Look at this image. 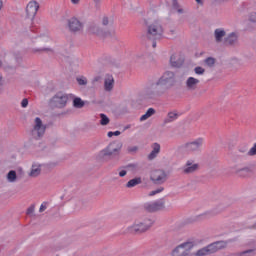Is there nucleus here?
<instances>
[{
  "mask_svg": "<svg viewBox=\"0 0 256 256\" xmlns=\"http://www.w3.org/2000/svg\"><path fill=\"white\" fill-rule=\"evenodd\" d=\"M45 131H47V125L41 118L36 117L32 125L31 136L33 139H41L45 135Z\"/></svg>",
  "mask_w": 256,
  "mask_h": 256,
  "instance_id": "5",
  "label": "nucleus"
},
{
  "mask_svg": "<svg viewBox=\"0 0 256 256\" xmlns=\"http://www.w3.org/2000/svg\"><path fill=\"white\" fill-rule=\"evenodd\" d=\"M152 47L155 49L157 47V42L153 41L152 42Z\"/></svg>",
  "mask_w": 256,
  "mask_h": 256,
  "instance_id": "53",
  "label": "nucleus"
},
{
  "mask_svg": "<svg viewBox=\"0 0 256 256\" xmlns=\"http://www.w3.org/2000/svg\"><path fill=\"white\" fill-rule=\"evenodd\" d=\"M204 63H206L208 67H213V65H215V58L213 57L206 58Z\"/></svg>",
  "mask_w": 256,
  "mask_h": 256,
  "instance_id": "36",
  "label": "nucleus"
},
{
  "mask_svg": "<svg viewBox=\"0 0 256 256\" xmlns=\"http://www.w3.org/2000/svg\"><path fill=\"white\" fill-rule=\"evenodd\" d=\"M155 113V109L149 108L144 115L140 117V121H147L150 117H153V114Z\"/></svg>",
  "mask_w": 256,
  "mask_h": 256,
  "instance_id": "29",
  "label": "nucleus"
},
{
  "mask_svg": "<svg viewBox=\"0 0 256 256\" xmlns=\"http://www.w3.org/2000/svg\"><path fill=\"white\" fill-rule=\"evenodd\" d=\"M115 87V78L112 75H107L104 79V90L107 92L113 91Z\"/></svg>",
  "mask_w": 256,
  "mask_h": 256,
  "instance_id": "20",
  "label": "nucleus"
},
{
  "mask_svg": "<svg viewBox=\"0 0 256 256\" xmlns=\"http://www.w3.org/2000/svg\"><path fill=\"white\" fill-rule=\"evenodd\" d=\"M94 3H96V5H99V3H101V0H93Z\"/></svg>",
  "mask_w": 256,
  "mask_h": 256,
  "instance_id": "55",
  "label": "nucleus"
},
{
  "mask_svg": "<svg viewBox=\"0 0 256 256\" xmlns=\"http://www.w3.org/2000/svg\"><path fill=\"white\" fill-rule=\"evenodd\" d=\"M193 249L192 242H184L176 246L172 252L171 256H189V252Z\"/></svg>",
  "mask_w": 256,
  "mask_h": 256,
  "instance_id": "7",
  "label": "nucleus"
},
{
  "mask_svg": "<svg viewBox=\"0 0 256 256\" xmlns=\"http://www.w3.org/2000/svg\"><path fill=\"white\" fill-rule=\"evenodd\" d=\"M42 169L43 164L39 162H33L30 171L28 172V177H31L32 179L39 177V175H41Z\"/></svg>",
  "mask_w": 256,
  "mask_h": 256,
  "instance_id": "15",
  "label": "nucleus"
},
{
  "mask_svg": "<svg viewBox=\"0 0 256 256\" xmlns=\"http://www.w3.org/2000/svg\"><path fill=\"white\" fill-rule=\"evenodd\" d=\"M67 101H69V96L65 93L59 92L51 99V105L58 107L59 109H63V107L67 105Z\"/></svg>",
  "mask_w": 256,
  "mask_h": 256,
  "instance_id": "9",
  "label": "nucleus"
},
{
  "mask_svg": "<svg viewBox=\"0 0 256 256\" xmlns=\"http://www.w3.org/2000/svg\"><path fill=\"white\" fill-rule=\"evenodd\" d=\"M164 190H165V188H163V187H160V188H158L156 190H153V191H151L149 193V197H153L155 195H159V193H163Z\"/></svg>",
  "mask_w": 256,
  "mask_h": 256,
  "instance_id": "35",
  "label": "nucleus"
},
{
  "mask_svg": "<svg viewBox=\"0 0 256 256\" xmlns=\"http://www.w3.org/2000/svg\"><path fill=\"white\" fill-rule=\"evenodd\" d=\"M155 223V220L151 217H143L134 221V223L128 226L125 233H131L132 235H143L147 233Z\"/></svg>",
  "mask_w": 256,
  "mask_h": 256,
  "instance_id": "2",
  "label": "nucleus"
},
{
  "mask_svg": "<svg viewBox=\"0 0 256 256\" xmlns=\"http://www.w3.org/2000/svg\"><path fill=\"white\" fill-rule=\"evenodd\" d=\"M89 33L98 35V37H107L108 35H115V30H111L109 34L105 33L103 29L97 24H92L89 27Z\"/></svg>",
  "mask_w": 256,
  "mask_h": 256,
  "instance_id": "14",
  "label": "nucleus"
},
{
  "mask_svg": "<svg viewBox=\"0 0 256 256\" xmlns=\"http://www.w3.org/2000/svg\"><path fill=\"white\" fill-rule=\"evenodd\" d=\"M199 83H201L199 79L195 77H188L185 82L187 91H196L197 87H199Z\"/></svg>",
  "mask_w": 256,
  "mask_h": 256,
  "instance_id": "17",
  "label": "nucleus"
},
{
  "mask_svg": "<svg viewBox=\"0 0 256 256\" xmlns=\"http://www.w3.org/2000/svg\"><path fill=\"white\" fill-rule=\"evenodd\" d=\"M144 209L149 213H155V211H161V209H165V199L162 198L154 202L145 203Z\"/></svg>",
  "mask_w": 256,
  "mask_h": 256,
  "instance_id": "10",
  "label": "nucleus"
},
{
  "mask_svg": "<svg viewBox=\"0 0 256 256\" xmlns=\"http://www.w3.org/2000/svg\"><path fill=\"white\" fill-rule=\"evenodd\" d=\"M167 172L163 169H155L150 172V181L154 185H163L167 182Z\"/></svg>",
  "mask_w": 256,
  "mask_h": 256,
  "instance_id": "6",
  "label": "nucleus"
},
{
  "mask_svg": "<svg viewBox=\"0 0 256 256\" xmlns=\"http://www.w3.org/2000/svg\"><path fill=\"white\" fill-rule=\"evenodd\" d=\"M146 37L151 41H158L163 37V26L159 21H153L147 23Z\"/></svg>",
  "mask_w": 256,
  "mask_h": 256,
  "instance_id": "4",
  "label": "nucleus"
},
{
  "mask_svg": "<svg viewBox=\"0 0 256 256\" xmlns=\"http://www.w3.org/2000/svg\"><path fill=\"white\" fill-rule=\"evenodd\" d=\"M142 183V180H141V177H137V178H134V179H131L129 180L127 183H126V187L128 189H131L133 187H137V185H141Z\"/></svg>",
  "mask_w": 256,
  "mask_h": 256,
  "instance_id": "26",
  "label": "nucleus"
},
{
  "mask_svg": "<svg viewBox=\"0 0 256 256\" xmlns=\"http://www.w3.org/2000/svg\"><path fill=\"white\" fill-rule=\"evenodd\" d=\"M0 67H3V62L2 61H0Z\"/></svg>",
  "mask_w": 256,
  "mask_h": 256,
  "instance_id": "56",
  "label": "nucleus"
},
{
  "mask_svg": "<svg viewBox=\"0 0 256 256\" xmlns=\"http://www.w3.org/2000/svg\"><path fill=\"white\" fill-rule=\"evenodd\" d=\"M100 124L101 125H109V117H107V115L105 114H100Z\"/></svg>",
  "mask_w": 256,
  "mask_h": 256,
  "instance_id": "34",
  "label": "nucleus"
},
{
  "mask_svg": "<svg viewBox=\"0 0 256 256\" xmlns=\"http://www.w3.org/2000/svg\"><path fill=\"white\" fill-rule=\"evenodd\" d=\"M6 181L8 183H17V172L15 170H10L6 174Z\"/></svg>",
  "mask_w": 256,
  "mask_h": 256,
  "instance_id": "24",
  "label": "nucleus"
},
{
  "mask_svg": "<svg viewBox=\"0 0 256 256\" xmlns=\"http://www.w3.org/2000/svg\"><path fill=\"white\" fill-rule=\"evenodd\" d=\"M177 119H179V114L177 112H169L164 123H173V121H177Z\"/></svg>",
  "mask_w": 256,
  "mask_h": 256,
  "instance_id": "25",
  "label": "nucleus"
},
{
  "mask_svg": "<svg viewBox=\"0 0 256 256\" xmlns=\"http://www.w3.org/2000/svg\"><path fill=\"white\" fill-rule=\"evenodd\" d=\"M0 87H3V76L0 75Z\"/></svg>",
  "mask_w": 256,
  "mask_h": 256,
  "instance_id": "52",
  "label": "nucleus"
},
{
  "mask_svg": "<svg viewBox=\"0 0 256 256\" xmlns=\"http://www.w3.org/2000/svg\"><path fill=\"white\" fill-rule=\"evenodd\" d=\"M211 215V212H204L197 216V219H205L206 217H209Z\"/></svg>",
  "mask_w": 256,
  "mask_h": 256,
  "instance_id": "43",
  "label": "nucleus"
},
{
  "mask_svg": "<svg viewBox=\"0 0 256 256\" xmlns=\"http://www.w3.org/2000/svg\"><path fill=\"white\" fill-rule=\"evenodd\" d=\"M145 57H146L145 53L139 52L136 54V61H145Z\"/></svg>",
  "mask_w": 256,
  "mask_h": 256,
  "instance_id": "37",
  "label": "nucleus"
},
{
  "mask_svg": "<svg viewBox=\"0 0 256 256\" xmlns=\"http://www.w3.org/2000/svg\"><path fill=\"white\" fill-rule=\"evenodd\" d=\"M29 106V100L27 98H24L22 101H21V107L23 109H27V107Z\"/></svg>",
  "mask_w": 256,
  "mask_h": 256,
  "instance_id": "41",
  "label": "nucleus"
},
{
  "mask_svg": "<svg viewBox=\"0 0 256 256\" xmlns=\"http://www.w3.org/2000/svg\"><path fill=\"white\" fill-rule=\"evenodd\" d=\"M232 171L240 177H245V175H249V173H251V169L249 167H243L239 165L233 166Z\"/></svg>",
  "mask_w": 256,
  "mask_h": 256,
  "instance_id": "19",
  "label": "nucleus"
},
{
  "mask_svg": "<svg viewBox=\"0 0 256 256\" xmlns=\"http://www.w3.org/2000/svg\"><path fill=\"white\" fill-rule=\"evenodd\" d=\"M46 209H47V202H44L41 204L39 208V213H43V211H45Z\"/></svg>",
  "mask_w": 256,
  "mask_h": 256,
  "instance_id": "45",
  "label": "nucleus"
},
{
  "mask_svg": "<svg viewBox=\"0 0 256 256\" xmlns=\"http://www.w3.org/2000/svg\"><path fill=\"white\" fill-rule=\"evenodd\" d=\"M33 213H35V205H32L27 209V215H33Z\"/></svg>",
  "mask_w": 256,
  "mask_h": 256,
  "instance_id": "44",
  "label": "nucleus"
},
{
  "mask_svg": "<svg viewBox=\"0 0 256 256\" xmlns=\"http://www.w3.org/2000/svg\"><path fill=\"white\" fill-rule=\"evenodd\" d=\"M111 23H113V20H109V17L104 16L102 18V25L107 26V25H110Z\"/></svg>",
  "mask_w": 256,
  "mask_h": 256,
  "instance_id": "38",
  "label": "nucleus"
},
{
  "mask_svg": "<svg viewBox=\"0 0 256 256\" xmlns=\"http://www.w3.org/2000/svg\"><path fill=\"white\" fill-rule=\"evenodd\" d=\"M207 247L211 255L212 253H217V251H221V249H225V247H227V243L225 241H217L209 244Z\"/></svg>",
  "mask_w": 256,
  "mask_h": 256,
  "instance_id": "16",
  "label": "nucleus"
},
{
  "mask_svg": "<svg viewBox=\"0 0 256 256\" xmlns=\"http://www.w3.org/2000/svg\"><path fill=\"white\" fill-rule=\"evenodd\" d=\"M76 81H77L78 85H82V86H85L88 83L87 78L85 76L77 77Z\"/></svg>",
  "mask_w": 256,
  "mask_h": 256,
  "instance_id": "33",
  "label": "nucleus"
},
{
  "mask_svg": "<svg viewBox=\"0 0 256 256\" xmlns=\"http://www.w3.org/2000/svg\"><path fill=\"white\" fill-rule=\"evenodd\" d=\"M73 107L76 109H83V107H85V102L81 98L76 97L73 100Z\"/></svg>",
  "mask_w": 256,
  "mask_h": 256,
  "instance_id": "28",
  "label": "nucleus"
},
{
  "mask_svg": "<svg viewBox=\"0 0 256 256\" xmlns=\"http://www.w3.org/2000/svg\"><path fill=\"white\" fill-rule=\"evenodd\" d=\"M203 143L205 140L203 138H198L194 141L188 142L184 145V149L189 153H195V151H201V147H203Z\"/></svg>",
  "mask_w": 256,
  "mask_h": 256,
  "instance_id": "11",
  "label": "nucleus"
},
{
  "mask_svg": "<svg viewBox=\"0 0 256 256\" xmlns=\"http://www.w3.org/2000/svg\"><path fill=\"white\" fill-rule=\"evenodd\" d=\"M73 5H79L81 3V0H70Z\"/></svg>",
  "mask_w": 256,
  "mask_h": 256,
  "instance_id": "50",
  "label": "nucleus"
},
{
  "mask_svg": "<svg viewBox=\"0 0 256 256\" xmlns=\"http://www.w3.org/2000/svg\"><path fill=\"white\" fill-rule=\"evenodd\" d=\"M37 51H47V49L42 48V49H34V53H37Z\"/></svg>",
  "mask_w": 256,
  "mask_h": 256,
  "instance_id": "51",
  "label": "nucleus"
},
{
  "mask_svg": "<svg viewBox=\"0 0 256 256\" xmlns=\"http://www.w3.org/2000/svg\"><path fill=\"white\" fill-rule=\"evenodd\" d=\"M236 255L237 256H255V250L254 249L245 250L242 252H238Z\"/></svg>",
  "mask_w": 256,
  "mask_h": 256,
  "instance_id": "30",
  "label": "nucleus"
},
{
  "mask_svg": "<svg viewBox=\"0 0 256 256\" xmlns=\"http://www.w3.org/2000/svg\"><path fill=\"white\" fill-rule=\"evenodd\" d=\"M151 152L148 155L149 161H153V159H157L159 157V153H161V144L154 142L151 145Z\"/></svg>",
  "mask_w": 256,
  "mask_h": 256,
  "instance_id": "18",
  "label": "nucleus"
},
{
  "mask_svg": "<svg viewBox=\"0 0 256 256\" xmlns=\"http://www.w3.org/2000/svg\"><path fill=\"white\" fill-rule=\"evenodd\" d=\"M137 151H139V147L137 146L128 147V153H137Z\"/></svg>",
  "mask_w": 256,
  "mask_h": 256,
  "instance_id": "42",
  "label": "nucleus"
},
{
  "mask_svg": "<svg viewBox=\"0 0 256 256\" xmlns=\"http://www.w3.org/2000/svg\"><path fill=\"white\" fill-rule=\"evenodd\" d=\"M177 83L175 72L166 71L156 82H151L144 89L146 99H157L163 97Z\"/></svg>",
  "mask_w": 256,
  "mask_h": 256,
  "instance_id": "1",
  "label": "nucleus"
},
{
  "mask_svg": "<svg viewBox=\"0 0 256 256\" xmlns=\"http://www.w3.org/2000/svg\"><path fill=\"white\" fill-rule=\"evenodd\" d=\"M118 175L119 177H125V175H127V170L119 169Z\"/></svg>",
  "mask_w": 256,
  "mask_h": 256,
  "instance_id": "47",
  "label": "nucleus"
},
{
  "mask_svg": "<svg viewBox=\"0 0 256 256\" xmlns=\"http://www.w3.org/2000/svg\"><path fill=\"white\" fill-rule=\"evenodd\" d=\"M37 11H39V3L37 1H30L26 6V17L33 21Z\"/></svg>",
  "mask_w": 256,
  "mask_h": 256,
  "instance_id": "12",
  "label": "nucleus"
},
{
  "mask_svg": "<svg viewBox=\"0 0 256 256\" xmlns=\"http://www.w3.org/2000/svg\"><path fill=\"white\" fill-rule=\"evenodd\" d=\"M227 35V32L223 28H217L214 30V39L216 43H223V38Z\"/></svg>",
  "mask_w": 256,
  "mask_h": 256,
  "instance_id": "21",
  "label": "nucleus"
},
{
  "mask_svg": "<svg viewBox=\"0 0 256 256\" xmlns=\"http://www.w3.org/2000/svg\"><path fill=\"white\" fill-rule=\"evenodd\" d=\"M170 64L172 67H181L183 65V59L179 55L173 54L170 57Z\"/></svg>",
  "mask_w": 256,
  "mask_h": 256,
  "instance_id": "23",
  "label": "nucleus"
},
{
  "mask_svg": "<svg viewBox=\"0 0 256 256\" xmlns=\"http://www.w3.org/2000/svg\"><path fill=\"white\" fill-rule=\"evenodd\" d=\"M119 135H121V131H119V130H117V131H115V132H113V131H110V132H108L107 133V137H119Z\"/></svg>",
  "mask_w": 256,
  "mask_h": 256,
  "instance_id": "39",
  "label": "nucleus"
},
{
  "mask_svg": "<svg viewBox=\"0 0 256 256\" xmlns=\"http://www.w3.org/2000/svg\"><path fill=\"white\" fill-rule=\"evenodd\" d=\"M196 256H205V255H211V253L209 252V248L208 246L198 250L195 254Z\"/></svg>",
  "mask_w": 256,
  "mask_h": 256,
  "instance_id": "31",
  "label": "nucleus"
},
{
  "mask_svg": "<svg viewBox=\"0 0 256 256\" xmlns=\"http://www.w3.org/2000/svg\"><path fill=\"white\" fill-rule=\"evenodd\" d=\"M174 9H176L177 13H179L180 15H183V13H185V9H183V7L179 6V3H177V0H174Z\"/></svg>",
  "mask_w": 256,
  "mask_h": 256,
  "instance_id": "32",
  "label": "nucleus"
},
{
  "mask_svg": "<svg viewBox=\"0 0 256 256\" xmlns=\"http://www.w3.org/2000/svg\"><path fill=\"white\" fill-rule=\"evenodd\" d=\"M201 166L193 159L186 160L185 164L182 166V173L184 175H193V173H197Z\"/></svg>",
  "mask_w": 256,
  "mask_h": 256,
  "instance_id": "8",
  "label": "nucleus"
},
{
  "mask_svg": "<svg viewBox=\"0 0 256 256\" xmlns=\"http://www.w3.org/2000/svg\"><path fill=\"white\" fill-rule=\"evenodd\" d=\"M40 41H49V35L48 34H44V35H40L39 36Z\"/></svg>",
  "mask_w": 256,
  "mask_h": 256,
  "instance_id": "46",
  "label": "nucleus"
},
{
  "mask_svg": "<svg viewBox=\"0 0 256 256\" xmlns=\"http://www.w3.org/2000/svg\"><path fill=\"white\" fill-rule=\"evenodd\" d=\"M248 29H256V13L252 12L248 18Z\"/></svg>",
  "mask_w": 256,
  "mask_h": 256,
  "instance_id": "27",
  "label": "nucleus"
},
{
  "mask_svg": "<svg viewBox=\"0 0 256 256\" xmlns=\"http://www.w3.org/2000/svg\"><path fill=\"white\" fill-rule=\"evenodd\" d=\"M122 148H123V143L117 142V141L112 142L96 155V159L97 161H105L107 157H113L115 155H119Z\"/></svg>",
  "mask_w": 256,
  "mask_h": 256,
  "instance_id": "3",
  "label": "nucleus"
},
{
  "mask_svg": "<svg viewBox=\"0 0 256 256\" xmlns=\"http://www.w3.org/2000/svg\"><path fill=\"white\" fill-rule=\"evenodd\" d=\"M3 9V0H0V11Z\"/></svg>",
  "mask_w": 256,
  "mask_h": 256,
  "instance_id": "54",
  "label": "nucleus"
},
{
  "mask_svg": "<svg viewBox=\"0 0 256 256\" xmlns=\"http://www.w3.org/2000/svg\"><path fill=\"white\" fill-rule=\"evenodd\" d=\"M225 41L227 45H237L239 41V34L235 32H231L230 34L227 35Z\"/></svg>",
  "mask_w": 256,
  "mask_h": 256,
  "instance_id": "22",
  "label": "nucleus"
},
{
  "mask_svg": "<svg viewBox=\"0 0 256 256\" xmlns=\"http://www.w3.org/2000/svg\"><path fill=\"white\" fill-rule=\"evenodd\" d=\"M68 28L72 33H79V31H83V22H81L79 19L76 17H72L68 19Z\"/></svg>",
  "mask_w": 256,
  "mask_h": 256,
  "instance_id": "13",
  "label": "nucleus"
},
{
  "mask_svg": "<svg viewBox=\"0 0 256 256\" xmlns=\"http://www.w3.org/2000/svg\"><path fill=\"white\" fill-rule=\"evenodd\" d=\"M194 72L196 75H203L205 73V70L203 69V67L198 66L194 69Z\"/></svg>",
  "mask_w": 256,
  "mask_h": 256,
  "instance_id": "40",
  "label": "nucleus"
},
{
  "mask_svg": "<svg viewBox=\"0 0 256 256\" xmlns=\"http://www.w3.org/2000/svg\"><path fill=\"white\" fill-rule=\"evenodd\" d=\"M199 7H203L205 0H195Z\"/></svg>",
  "mask_w": 256,
  "mask_h": 256,
  "instance_id": "48",
  "label": "nucleus"
},
{
  "mask_svg": "<svg viewBox=\"0 0 256 256\" xmlns=\"http://www.w3.org/2000/svg\"><path fill=\"white\" fill-rule=\"evenodd\" d=\"M127 167L129 169H132V171H136L137 170V165H135V164H129Z\"/></svg>",
  "mask_w": 256,
  "mask_h": 256,
  "instance_id": "49",
  "label": "nucleus"
}]
</instances>
